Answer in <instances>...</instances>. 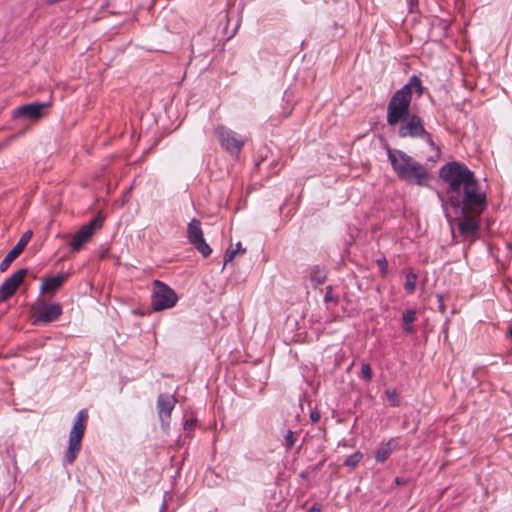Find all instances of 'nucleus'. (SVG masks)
<instances>
[{"label":"nucleus","instance_id":"f257e3e1","mask_svg":"<svg viewBox=\"0 0 512 512\" xmlns=\"http://www.w3.org/2000/svg\"><path fill=\"white\" fill-rule=\"evenodd\" d=\"M439 176L447 184V203L462 214L458 222L460 234L466 239L474 238L480 228L479 217L487 207L486 192L474 172L463 163L445 164Z\"/></svg>","mask_w":512,"mask_h":512},{"label":"nucleus","instance_id":"f03ea898","mask_svg":"<svg viewBox=\"0 0 512 512\" xmlns=\"http://www.w3.org/2000/svg\"><path fill=\"white\" fill-rule=\"evenodd\" d=\"M423 90L421 79L417 75H413L408 83L391 96L387 105L386 121L390 127L400 125L398 129L400 138H420L424 140L433 151L427 161L436 163L441 157L440 147L434 142L431 133L425 129L421 117L410 113L413 93L415 92L420 97Z\"/></svg>","mask_w":512,"mask_h":512},{"label":"nucleus","instance_id":"7ed1b4c3","mask_svg":"<svg viewBox=\"0 0 512 512\" xmlns=\"http://www.w3.org/2000/svg\"><path fill=\"white\" fill-rule=\"evenodd\" d=\"M387 156L399 179L418 186H426L431 180L425 166L404 151L387 148Z\"/></svg>","mask_w":512,"mask_h":512},{"label":"nucleus","instance_id":"20e7f679","mask_svg":"<svg viewBox=\"0 0 512 512\" xmlns=\"http://www.w3.org/2000/svg\"><path fill=\"white\" fill-rule=\"evenodd\" d=\"M87 419L88 412L86 409L80 410L76 415L73 426L69 433L68 448L64 455V462L66 464H73L81 450Z\"/></svg>","mask_w":512,"mask_h":512},{"label":"nucleus","instance_id":"39448f33","mask_svg":"<svg viewBox=\"0 0 512 512\" xmlns=\"http://www.w3.org/2000/svg\"><path fill=\"white\" fill-rule=\"evenodd\" d=\"M214 135L221 148L233 157L239 156L246 143V138L243 135L222 124L214 127Z\"/></svg>","mask_w":512,"mask_h":512},{"label":"nucleus","instance_id":"423d86ee","mask_svg":"<svg viewBox=\"0 0 512 512\" xmlns=\"http://www.w3.org/2000/svg\"><path fill=\"white\" fill-rule=\"evenodd\" d=\"M178 296L175 291L160 280L153 281L151 306L154 311L170 309L176 305Z\"/></svg>","mask_w":512,"mask_h":512},{"label":"nucleus","instance_id":"0eeeda50","mask_svg":"<svg viewBox=\"0 0 512 512\" xmlns=\"http://www.w3.org/2000/svg\"><path fill=\"white\" fill-rule=\"evenodd\" d=\"M31 313L34 323H51L56 321L62 314V307L59 303L47 302L38 299L31 306Z\"/></svg>","mask_w":512,"mask_h":512},{"label":"nucleus","instance_id":"6e6552de","mask_svg":"<svg viewBox=\"0 0 512 512\" xmlns=\"http://www.w3.org/2000/svg\"><path fill=\"white\" fill-rule=\"evenodd\" d=\"M187 238L194 246V248L204 257L207 258L211 255L212 249L206 243L204 239L203 230L201 228L200 220L194 218L192 219L187 226Z\"/></svg>","mask_w":512,"mask_h":512},{"label":"nucleus","instance_id":"1a4fd4ad","mask_svg":"<svg viewBox=\"0 0 512 512\" xmlns=\"http://www.w3.org/2000/svg\"><path fill=\"white\" fill-rule=\"evenodd\" d=\"M102 223L103 219L97 216L76 231L70 244L71 250L79 251L83 244L90 241L95 231L102 227Z\"/></svg>","mask_w":512,"mask_h":512},{"label":"nucleus","instance_id":"9d476101","mask_svg":"<svg viewBox=\"0 0 512 512\" xmlns=\"http://www.w3.org/2000/svg\"><path fill=\"white\" fill-rule=\"evenodd\" d=\"M27 273V268L19 269L3 282V284L0 286L1 301L10 298L17 291Z\"/></svg>","mask_w":512,"mask_h":512},{"label":"nucleus","instance_id":"9b49d317","mask_svg":"<svg viewBox=\"0 0 512 512\" xmlns=\"http://www.w3.org/2000/svg\"><path fill=\"white\" fill-rule=\"evenodd\" d=\"M177 400L173 395L160 394L157 398L158 416L162 427L167 428Z\"/></svg>","mask_w":512,"mask_h":512},{"label":"nucleus","instance_id":"f8f14e48","mask_svg":"<svg viewBox=\"0 0 512 512\" xmlns=\"http://www.w3.org/2000/svg\"><path fill=\"white\" fill-rule=\"evenodd\" d=\"M51 106V102H33L19 106L14 110V117H24L29 119H39L43 117V111Z\"/></svg>","mask_w":512,"mask_h":512},{"label":"nucleus","instance_id":"ddd939ff","mask_svg":"<svg viewBox=\"0 0 512 512\" xmlns=\"http://www.w3.org/2000/svg\"><path fill=\"white\" fill-rule=\"evenodd\" d=\"M32 231L28 230L19 239L17 244L7 253L4 259L0 263V271L5 272L12 262L23 252L27 244L32 238Z\"/></svg>","mask_w":512,"mask_h":512},{"label":"nucleus","instance_id":"4468645a","mask_svg":"<svg viewBox=\"0 0 512 512\" xmlns=\"http://www.w3.org/2000/svg\"><path fill=\"white\" fill-rule=\"evenodd\" d=\"M399 449V440L398 438H390L387 441H383L380 443L379 447L376 449L374 453V458L378 463H384L390 455Z\"/></svg>","mask_w":512,"mask_h":512},{"label":"nucleus","instance_id":"2eb2a0df","mask_svg":"<svg viewBox=\"0 0 512 512\" xmlns=\"http://www.w3.org/2000/svg\"><path fill=\"white\" fill-rule=\"evenodd\" d=\"M66 277V274H58L56 276L43 279L41 284V292L46 294L54 293L63 285Z\"/></svg>","mask_w":512,"mask_h":512},{"label":"nucleus","instance_id":"dca6fc26","mask_svg":"<svg viewBox=\"0 0 512 512\" xmlns=\"http://www.w3.org/2000/svg\"><path fill=\"white\" fill-rule=\"evenodd\" d=\"M416 320V310L406 309L402 314L403 331L406 334H413L415 332L414 322Z\"/></svg>","mask_w":512,"mask_h":512},{"label":"nucleus","instance_id":"f3484780","mask_svg":"<svg viewBox=\"0 0 512 512\" xmlns=\"http://www.w3.org/2000/svg\"><path fill=\"white\" fill-rule=\"evenodd\" d=\"M326 277L327 275L324 269L320 268L319 266H315L312 268L310 278L315 285H320L324 283Z\"/></svg>","mask_w":512,"mask_h":512},{"label":"nucleus","instance_id":"a211bd4d","mask_svg":"<svg viewBox=\"0 0 512 512\" xmlns=\"http://www.w3.org/2000/svg\"><path fill=\"white\" fill-rule=\"evenodd\" d=\"M363 459V453L361 451H356L355 453L349 455L345 461L343 462V465L350 470L355 469L358 464Z\"/></svg>","mask_w":512,"mask_h":512},{"label":"nucleus","instance_id":"6ab92c4d","mask_svg":"<svg viewBox=\"0 0 512 512\" xmlns=\"http://www.w3.org/2000/svg\"><path fill=\"white\" fill-rule=\"evenodd\" d=\"M296 440H297V433L292 430H288L286 432V434L284 435V446L287 451L292 449V447L296 443Z\"/></svg>","mask_w":512,"mask_h":512},{"label":"nucleus","instance_id":"aec40b11","mask_svg":"<svg viewBox=\"0 0 512 512\" xmlns=\"http://www.w3.org/2000/svg\"><path fill=\"white\" fill-rule=\"evenodd\" d=\"M416 282H417V275L414 274V273H409L407 274L406 276V281H405V290L412 294L415 289H416Z\"/></svg>","mask_w":512,"mask_h":512},{"label":"nucleus","instance_id":"412c9836","mask_svg":"<svg viewBox=\"0 0 512 512\" xmlns=\"http://www.w3.org/2000/svg\"><path fill=\"white\" fill-rule=\"evenodd\" d=\"M245 249L242 248V245L240 242L236 244L235 249L228 250L226 252L225 258H224V265H226L228 262L232 261L233 258L236 256L237 253H245Z\"/></svg>","mask_w":512,"mask_h":512},{"label":"nucleus","instance_id":"4be33fe9","mask_svg":"<svg viewBox=\"0 0 512 512\" xmlns=\"http://www.w3.org/2000/svg\"><path fill=\"white\" fill-rule=\"evenodd\" d=\"M385 395L391 406L397 407L400 405V399L395 389L386 390Z\"/></svg>","mask_w":512,"mask_h":512},{"label":"nucleus","instance_id":"5701e85b","mask_svg":"<svg viewBox=\"0 0 512 512\" xmlns=\"http://www.w3.org/2000/svg\"><path fill=\"white\" fill-rule=\"evenodd\" d=\"M361 378L366 382H370L372 379V369L369 363H363L361 365Z\"/></svg>","mask_w":512,"mask_h":512},{"label":"nucleus","instance_id":"b1692460","mask_svg":"<svg viewBox=\"0 0 512 512\" xmlns=\"http://www.w3.org/2000/svg\"><path fill=\"white\" fill-rule=\"evenodd\" d=\"M376 264L378 265V267L380 269L381 276L383 278L386 277L388 274V263H387L386 258L384 256L381 258H378L376 260Z\"/></svg>","mask_w":512,"mask_h":512},{"label":"nucleus","instance_id":"393cba45","mask_svg":"<svg viewBox=\"0 0 512 512\" xmlns=\"http://www.w3.org/2000/svg\"><path fill=\"white\" fill-rule=\"evenodd\" d=\"M324 301L325 302H335V303L338 302V300L333 295L332 286H327L326 287V293H325V296H324Z\"/></svg>","mask_w":512,"mask_h":512},{"label":"nucleus","instance_id":"a878e982","mask_svg":"<svg viewBox=\"0 0 512 512\" xmlns=\"http://www.w3.org/2000/svg\"><path fill=\"white\" fill-rule=\"evenodd\" d=\"M438 309L442 314L446 312V306L444 304V296L442 294L437 295Z\"/></svg>","mask_w":512,"mask_h":512},{"label":"nucleus","instance_id":"bb28decb","mask_svg":"<svg viewBox=\"0 0 512 512\" xmlns=\"http://www.w3.org/2000/svg\"><path fill=\"white\" fill-rule=\"evenodd\" d=\"M320 417H321V414L318 410H314V411H311L310 413V420L313 422V423H316L320 420Z\"/></svg>","mask_w":512,"mask_h":512},{"label":"nucleus","instance_id":"cd10ccee","mask_svg":"<svg viewBox=\"0 0 512 512\" xmlns=\"http://www.w3.org/2000/svg\"><path fill=\"white\" fill-rule=\"evenodd\" d=\"M195 426V420H186L185 423H184V429L185 430H189V429H192L193 427Z\"/></svg>","mask_w":512,"mask_h":512},{"label":"nucleus","instance_id":"c85d7f7f","mask_svg":"<svg viewBox=\"0 0 512 512\" xmlns=\"http://www.w3.org/2000/svg\"><path fill=\"white\" fill-rule=\"evenodd\" d=\"M321 509V505L316 503L307 512H321Z\"/></svg>","mask_w":512,"mask_h":512},{"label":"nucleus","instance_id":"c756f323","mask_svg":"<svg viewBox=\"0 0 512 512\" xmlns=\"http://www.w3.org/2000/svg\"><path fill=\"white\" fill-rule=\"evenodd\" d=\"M395 483L397 485H403L405 483V481L399 477L395 478Z\"/></svg>","mask_w":512,"mask_h":512},{"label":"nucleus","instance_id":"7c9ffc66","mask_svg":"<svg viewBox=\"0 0 512 512\" xmlns=\"http://www.w3.org/2000/svg\"><path fill=\"white\" fill-rule=\"evenodd\" d=\"M509 336L512 338V326L509 329Z\"/></svg>","mask_w":512,"mask_h":512},{"label":"nucleus","instance_id":"2f4dec72","mask_svg":"<svg viewBox=\"0 0 512 512\" xmlns=\"http://www.w3.org/2000/svg\"><path fill=\"white\" fill-rule=\"evenodd\" d=\"M260 165H261V163H260V162H258V163L256 164V166H257L258 168H260Z\"/></svg>","mask_w":512,"mask_h":512}]
</instances>
